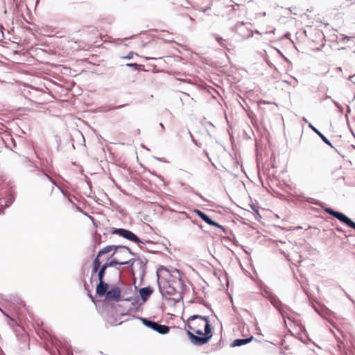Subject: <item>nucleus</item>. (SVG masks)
<instances>
[{"label":"nucleus","instance_id":"nucleus-1","mask_svg":"<svg viewBox=\"0 0 355 355\" xmlns=\"http://www.w3.org/2000/svg\"><path fill=\"white\" fill-rule=\"evenodd\" d=\"M187 334L190 342L196 346L207 343L213 336L212 327L208 316L193 315L187 322Z\"/></svg>","mask_w":355,"mask_h":355},{"label":"nucleus","instance_id":"nucleus-2","mask_svg":"<svg viewBox=\"0 0 355 355\" xmlns=\"http://www.w3.org/2000/svg\"><path fill=\"white\" fill-rule=\"evenodd\" d=\"M159 270H165L168 272V270L164 267L162 266L159 270L157 271V283L159 285V290L160 293L163 297L166 295H175L178 293L177 290L175 289L174 286V283H176L175 280L171 281V280H161L159 281Z\"/></svg>","mask_w":355,"mask_h":355},{"label":"nucleus","instance_id":"nucleus-3","mask_svg":"<svg viewBox=\"0 0 355 355\" xmlns=\"http://www.w3.org/2000/svg\"><path fill=\"white\" fill-rule=\"evenodd\" d=\"M108 265L110 263L103 264L99 273H98V284L96 286V293L100 297L105 296L108 292L109 284L104 281L106 269L109 268ZM110 265H114V263H110Z\"/></svg>","mask_w":355,"mask_h":355},{"label":"nucleus","instance_id":"nucleus-4","mask_svg":"<svg viewBox=\"0 0 355 355\" xmlns=\"http://www.w3.org/2000/svg\"><path fill=\"white\" fill-rule=\"evenodd\" d=\"M111 233L113 234L119 235L120 236H121L127 240L133 241L136 243H141V244L151 243V244H153V242L151 241H146L145 242L142 241L135 234H134L132 232H131L128 230H126V229L112 227L111 230Z\"/></svg>","mask_w":355,"mask_h":355},{"label":"nucleus","instance_id":"nucleus-5","mask_svg":"<svg viewBox=\"0 0 355 355\" xmlns=\"http://www.w3.org/2000/svg\"><path fill=\"white\" fill-rule=\"evenodd\" d=\"M142 323L147 327L153 329V331L165 335L168 334L170 331V327L165 325V324H160L158 322L155 321H153L150 320H148L147 318H139Z\"/></svg>","mask_w":355,"mask_h":355},{"label":"nucleus","instance_id":"nucleus-6","mask_svg":"<svg viewBox=\"0 0 355 355\" xmlns=\"http://www.w3.org/2000/svg\"><path fill=\"white\" fill-rule=\"evenodd\" d=\"M324 211L327 214H329L333 216L334 217H335L336 218H337L340 222L345 223L347 226L355 230V222L353 221L352 220H351L349 217H347L344 214H343L340 211L334 210L333 209L329 208V207L325 208Z\"/></svg>","mask_w":355,"mask_h":355},{"label":"nucleus","instance_id":"nucleus-7","mask_svg":"<svg viewBox=\"0 0 355 355\" xmlns=\"http://www.w3.org/2000/svg\"><path fill=\"white\" fill-rule=\"evenodd\" d=\"M105 297V300L107 302H119L122 300L121 298V289L117 286L113 287L109 290Z\"/></svg>","mask_w":355,"mask_h":355},{"label":"nucleus","instance_id":"nucleus-8","mask_svg":"<svg viewBox=\"0 0 355 355\" xmlns=\"http://www.w3.org/2000/svg\"><path fill=\"white\" fill-rule=\"evenodd\" d=\"M193 212L208 225L211 226L216 225V221L213 220L208 215L200 209H193Z\"/></svg>","mask_w":355,"mask_h":355},{"label":"nucleus","instance_id":"nucleus-9","mask_svg":"<svg viewBox=\"0 0 355 355\" xmlns=\"http://www.w3.org/2000/svg\"><path fill=\"white\" fill-rule=\"evenodd\" d=\"M136 259H131L128 261H119L118 258H113L110 261H107L105 263H114V265H108V267H114L117 265H127L128 266H132Z\"/></svg>","mask_w":355,"mask_h":355},{"label":"nucleus","instance_id":"nucleus-10","mask_svg":"<svg viewBox=\"0 0 355 355\" xmlns=\"http://www.w3.org/2000/svg\"><path fill=\"white\" fill-rule=\"evenodd\" d=\"M141 299L145 302L153 293V289L150 286L141 288L139 291Z\"/></svg>","mask_w":355,"mask_h":355},{"label":"nucleus","instance_id":"nucleus-11","mask_svg":"<svg viewBox=\"0 0 355 355\" xmlns=\"http://www.w3.org/2000/svg\"><path fill=\"white\" fill-rule=\"evenodd\" d=\"M254 337L251 336L250 337L246 338H238L234 340L231 343V347H240L244 345H246L249 343H250L253 340Z\"/></svg>","mask_w":355,"mask_h":355},{"label":"nucleus","instance_id":"nucleus-12","mask_svg":"<svg viewBox=\"0 0 355 355\" xmlns=\"http://www.w3.org/2000/svg\"><path fill=\"white\" fill-rule=\"evenodd\" d=\"M101 266H102L101 261H100V259H98V257H96L92 262V277H91L92 279L93 278L94 275H96V273L97 274L99 273Z\"/></svg>","mask_w":355,"mask_h":355},{"label":"nucleus","instance_id":"nucleus-13","mask_svg":"<svg viewBox=\"0 0 355 355\" xmlns=\"http://www.w3.org/2000/svg\"><path fill=\"white\" fill-rule=\"evenodd\" d=\"M270 301L271 302V304L277 309L279 310V311L280 312V313L282 314V315L283 317H285L284 315V312L282 311V309H280V306H282L283 304L282 303V302L279 300V298L275 296V295H273V296H271L270 297Z\"/></svg>","mask_w":355,"mask_h":355},{"label":"nucleus","instance_id":"nucleus-14","mask_svg":"<svg viewBox=\"0 0 355 355\" xmlns=\"http://www.w3.org/2000/svg\"><path fill=\"white\" fill-rule=\"evenodd\" d=\"M309 128L314 131L320 138L327 145L332 147L331 141L322 133L320 132L316 128H315L311 123L309 125Z\"/></svg>","mask_w":355,"mask_h":355},{"label":"nucleus","instance_id":"nucleus-15","mask_svg":"<svg viewBox=\"0 0 355 355\" xmlns=\"http://www.w3.org/2000/svg\"><path fill=\"white\" fill-rule=\"evenodd\" d=\"M214 37L215 40L218 42V43L219 44V45L221 47H223V48L227 49V50H229L228 48H227V40L223 39V37H220L217 34H214Z\"/></svg>","mask_w":355,"mask_h":355},{"label":"nucleus","instance_id":"nucleus-16","mask_svg":"<svg viewBox=\"0 0 355 355\" xmlns=\"http://www.w3.org/2000/svg\"><path fill=\"white\" fill-rule=\"evenodd\" d=\"M110 247H112V250H114V252L112 254V255L109 257L108 259L111 258H114V256L116 254H121V248H123V245H111Z\"/></svg>","mask_w":355,"mask_h":355},{"label":"nucleus","instance_id":"nucleus-17","mask_svg":"<svg viewBox=\"0 0 355 355\" xmlns=\"http://www.w3.org/2000/svg\"><path fill=\"white\" fill-rule=\"evenodd\" d=\"M111 251H112V247H110V245H107V246L103 248V249H101V250H99V252H98L97 256L96 257H98V259H100V257L101 256H103V254H107Z\"/></svg>","mask_w":355,"mask_h":355},{"label":"nucleus","instance_id":"nucleus-18","mask_svg":"<svg viewBox=\"0 0 355 355\" xmlns=\"http://www.w3.org/2000/svg\"><path fill=\"white\" fill-rule=\"evenodd\" d=\"M350 112H351V109H350L349 106L347 105V114H345V116L347 119V125L349 126V128L350 132H352V135L355 137V132H354V130L352 129V128L349 125V123L348 121V114L350 113Z\"/></svg>","mask_w":355,"mask_h":355},{"label":"nucleus","instance_id":"nucleus-19","mask_svg":"<svg viewBox=\"0 0 355 355\" xmlns=\"http://www.w3.org/2000/svg\"><path fill=\"white\" fill-rule=\"evenodd\" d=\"M140 269L141 270L142 274L144 275L145 273V269L146 263L148 262L147 259H146V261L144 262L142 259H137Z\"/></svg>","mask_w":355,"mask_h":355},{"label":"nucleus","instance_id":"nucleus-20","mask_svg":"<svg viewBox=\"0 0 355 355\" xmlns=\"http://www.w3.org/2000/svg\"><path fill=\"white\" fill-rule=\"evenodd\" d=\"M126 66L128 67H133L135 70H142L144 69V66L138 64L137 63H128L126 64Z\"/></svg>","mask_w":355,"mask_h":355},{"label":"nucleus","instance_id":"nucleus-21","mask_svg":"<svg viewBox=\"0 0 355 355\" xmlns=\"http://www.w3.org/2000/svg\"><path fill=\"white\" fill-rule=\"evenodd\" d=\"M121 254H127L129 253L131 255L135 256V253H134L129 247L123 245V248H121Z\"/></svg>","mask_w":355,"mask_h":355},{"label":"nucleus","instance_id":"nucleus-22","mask_svg":"<svg viewBox=\"0 0 355 355\" xmlns=\"http://www.w3.org/2000/svg\"><path fill=\"white\" fill-rule=\"evenodd\" d=\"M10 142H11V146L10 145V144H7L6 147L10 148L12 151H14V149L17 148V144L13 139H11Z\"/></svg>","mask_w":355,"mask_h":355},{"label":"nucleus","instance_id":"nucleus-23","mask_svg":"<svg viewBox=\"0 0 355 355\" xmlns=\"http://www.w3.org/2000/svg\"><path fill=\"white\" fill-rule=\"evenodd\" d=\"M183 299V295L181 293H178V295L177 297H173L171 300H173L175 303L180 302Z\"/></svg>","mask_w":355,"mask_h":355},{"label":"nucleus","instance_id":"nucleus-24","mask_svg":"<svg viewBox=\"0 0 355 355\" xmlns=\"http://www.w3.org/2000/svg\"><path fill=\"white\" fill-rule=\"evenodd\" d=\"M124 300L132 301V305H135V304H138V302H139L138 297H135L133 299H132L131 297L125 298Z\"/></svg>","mask_w":355,"mask_h":355},{"label":"nucleus","instance_id":"nucleus-25","mask_svg":"<svg viewBox=\"0 0 355 355\" xmlns=\"http://www.w3.org/2000/svg\"><path fill=\"white\" fill-rule=\"evenodd\" d=\"M44 174L46 176V178L52 182V184L55 186H56L59 189H60L62 191V190L61 189V188L57 185L56 182H55V180L51 178L50 177L49 175H48L46 173H44Z\"/></svg>","mask_w":355,"mask_h":355},{"label":"nucleus","instance_id":"nucleus-26","mask_svg":"<svg viewBox=\"0 0 355 355\" xmlns=\"http://www.w3.org/2000/svg\"><path fill=\"white\" fill-rule=\"evenodd\" d=\"M243 24H244V23H243V21H239V22H237V23H236V24L235 25V26H233V27L230 28V30H231L232 31H236V28H237L238 26H241V25H243Z\"/></svg>","mask_w":355,"mask_h":355},{"label":"nucleus","instance_id":"nucleus-27","mask_svg":"<svg viewBox=\"0 0 355 355\" xmlns=\"http://www.w3.org/2000/svg\"><path fill=\"white\" fill-rule=\"evenodd\" d=\"M214 227H216L220 230H222V231L225 233V234H227V231H226V229L222 226L221 225H220L218 223L216 222V225H213Z\"/></svg>","mask_w":355,"mask_h":355},{"label":"nucleus","instance_id":"nucleus-28","mask_svg":"<svg viewBox=\"0 0 355 355\" xmlns=\"http://www.w3.org/2000/svg\"><path fill=\"white\" fill-rule=\"evenodd\" d=\"M187 133L190 135V137H191V139H192V141H193L196 145H197V142H196V141L194 139L193 136V135L191 134V131H190L189 129H187Z\"/></svg>","mask_w":355,"mask_h":355},{"label":"nucleus","instance_id":"nucleus-29","mask_svg":"<svg viewBox=\"0 0 355 355\" xmlns=\"http://www.w3.org/2000/svg\"><path fill=\"white\" fill-rule=\"evenodd\" d=\"M307 201L309 202L314 204V205H319L318 202L315 199H313V198H309Z\"/></svg>","mask_w":355,"mask_h":355},{"label":"nucleus","instance_id":"nucleus-30","mask_svg":"<svg viewBox=\"0 0 355 355\" xmlns=\"http://www.w3.org/2000/svg\"><path fill=\"white\" fill-rule=\"evenodd\" d=\"M133 52H130L125 57H124L125 59H132L133 58Z\"/></svg>","mask_w":355,"mask_h":355},{"label":"nucleus","instance_id":"nucleus-31","mask_svg":"<svg viewBox=\"0 0 355 355\" xmlns=\"http://www.w3.org/2000/svg\"><path fill=\"white\" fill-rule=\"evenodd\" d=\"M118 255H119V261H121L122 259H125V255H126V254H117Z\"/></svg>","mask_w":355,"mask_h":355},{"label":"nucleus","instance_id":"nucleus-32","mask_svg":"<svg viewBox=\"0 0 355 355\" xmlns=\"http://www.w3.org/2000/svg\"><path fill=\"white\" fill-rule=\"evenodd\" d=\"M127 105V104H123V105H117V106H115L113 107V109L114 110H116V109H120V108H122V107H124Z\"/></svg>","mask_w":355,"mask_h":355},{"label":"nucleus","instance_id":"nucleus-33","mask_svg":"<svg viewBox=\"0 0 355 355\" xmlns=\"http://www.w3.org/2000/svg\"><path fill=\"white\" fill-rule=\"evenodd\" d=\"M139 248H140L141 250L144 251V252H150V251L149 250H148L146 247H144V246H141V245H140V246H139Z\"/></svg>","mask_w":355,"mask_h":355},{"label":"nucleus","instance_id":"nucleus-34","mask_svg":"<svg viewBox=\"0 0 355 355\" xmlns=\"http://www.w3.org/2000/svg\"><path fill=\"white\" fill-rule=\"evenodd\" d=\"M178 283L182 284V285H184V281L181 279V278H178Z\"/></svg>","mask_w":355,"mask_h":355},{"label":"nucleus","instance_id":"nucleus-35","mask_svg":"<svg viewBox=\"0 0 355 355\" xmlns=\"http://www.w3.org/2000/svg\"><path fill=\"white\" fill-rule=\"evenodd\" d=\"M335 105L340 109V112H343V107L340 106L338 103H335Z\"/></svg>","mask_w":355,"mask_h":355},{"label":"nucleus","instance_id":"nucleus-36","mask_svg":"<svg viewBox=\"0 0 355 355\" xmlns=\"http://www.w3.org/2000/svg\"><path fill=\"white\" fill-rule=\"evenodd\" d=\"M159 126L162 128V129L163 130H164L165 127H164V124H163L162 123H159Z\"/></svg>","mask_w":355,"mask_h":355},{"label":"nucleus","instance_id":"nucleus-37","mask_svg":"<svg viewBox=\"0 0 355 355\" xmlns=\"http://www.w3.org/2000/svg\"><path fill=\"white\" fill-rule=\"evenodd\" d=\"M209 9H210V8H209V7H207V8H204V9H203V12L205 13V12H207V11L208 10H209Z\"/></svg>","mask_w":355,"mask_h":355},{"label":"nucleus","instance_id":"nucleus-38","mask_svg":"<svg viewBox=\"0 0 355 355\" xmlns=\"http://www.w3.org/2000/svg\"><path fill=\"white\" fill-rule=\"evenodd\" d=\"M354 75L353 76H349V80H352V79L354 78Z\"/></svg>","mask_w":355,"mask_h":355},{"label":"nucleus","instance_id":"nucleus-39","mask_svg":"<svg viewBox=\"0 0 355 355\" xmlns=\"http://www.w3.org/2000/svg\"><path fill=\"white\" fill-rule=\"evenodd\" d=\"M89 297L92 300V301H94V297L91 294H89Z\"/></svg>","mask_w":355,"mask_h":355},{"label":"nucleus","instance_id":"nucleus-40","mask_svg":"<svg viewBox=\"0 0 355 355\" xmlns=\"http://www.w3.org/2000/svg\"><path fill=\"white\" fill-rule=\"evenodd\" d=\"M204 153H205V155H206L207 157H209V154H208V153H207V151H205Z\"/></svg>","mask_w":355,"mask_h":355},{"label":"nucleus","instance_id":"nucleus-41","mask_svg":"<svg viewBox=\"0 0 355 355\" xmlns=\"http://www.w3.org/2000/svg\"><path fill=\"white\" fill-rule=\"evenodd\" d=\"M176 272L178 273V275H180V271L178 270H175Z\"/></svg>","mask_w":355,"mask_h":355},{"label":"nucleus","instance_id":"nucleus-42","mask_svg":"<svg viewBox=\"0 0 355 355\" xmlns=\"http://www.w3.org/2000/svg\"><path fill=\"white\" fill-rule=\"evenodd\" d=\"M137 132L138 134H139V133H140V130H139V129H138V130H137Z\"/></svg>","mask_w":355,"mask_h":355},{"label":"nucleus","instance_id":"nucleus-43","mask_svg":"<svg viewBox=\"0 0 355 355\" xmlns=\"http://www.w3.org/2000/svg\"><path fill=\"white\" fill-rule=\"evenodd\" d=\"M84 286H85V287L86 288L87 284H86V283H85V284H84Z\"/></svg>","mask_w":355,"mask_h":355}]
</instances>
